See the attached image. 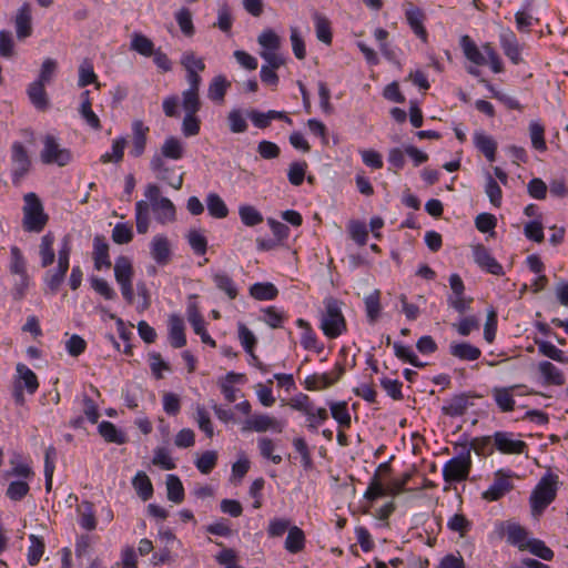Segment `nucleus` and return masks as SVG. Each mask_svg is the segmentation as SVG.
Wrapping results in <instances>:
<instances>
[{
	"label": "nucleus",
	"instance_id": "nucleus-9",
	"mask_svg": "<svg viewBox=\"0 0 568 568\" xmlns=\"http://www.w3.org/2000/svg\"><path fill=\"white\" fill-rule=\"evenodd\" d=\"M150 169L158 180L166 182L174 190H180L182 187L184 173L182 172L175 175V169L173 166H169L166 161L162 160V156H152L150 161Z\"/></svg>",
	"mask_w": 568,
	"mask_h": 568
},
{
	"label": "nucleus",
	"instance_id": "nucleus-62",
	"mask_svg": "<svg viewBox=\"0 0 568 568\" xmlns=\"http://www.w3.org/2000/svg\"><path fill=\"white\" fill-rule=\"evenodd\" d=\"M227 124L233 133H244L247 130V122L239 109H233L227 114Z\"/></svg>",
	"mask_w": 568,
	"mask_h": 568
},
{
	"label": "nucleus",
	"instance_id": "nucleus-1",
	"mask_svg": "<svg viewBox=\"0 0 568 568\" xmlns=\"http://www.w3.org/2000/svg\"><path fill=\"white\" fill-rule=\"evenodd\" d=\"M23 230L30 233L42 232L49 221V216L44 212L41 200L36 193L29 192L23 196Z\"/></svg>",
	"mask_w": 568,
	"mask_h": 568
},
{
	"label": "nucleus",
	"instance_id": "nucleus-18",
	"mask_svg": "<svg viewBox=\"0 0 568 568\" xmlns=\"http://www.w3.org/2000/svg\"><path fill=\"white\" fill-rule=\"evenodd\" d=\"M499 39H500V45H501L506 57L514 64H519L521 62V57H520L521 48L518 43V40H517L515 33L509 29L503 30L499 36Z\"/></svg>",
	"mask_w": 568,
	"mask_h": 568
},
{
	"label": "nucleus",
	"instance_id": "nucleus-11",
	"mask_svg": "<svg viewBox=\"0 0 568 568\" xmlns=\"http://www.w3.org/2000/svg\"><path fill=\"white\" fill-rule=\"evenodd\" d=\"M495 448L505 455H520L527 449L524 440L516 439L513 433L496 432L493 435Z\"/></svg>",
	"mask_w": 568,
	"mask_h": 568
},
{
	"label": "nucleus",
	"instance_id": "nucleus-3",
	"mask_svg": "<svg viewBox=\"0 0 568 568\" xmlns=\"http://www.w3.org/2000/svg\"><path fill=\"white\" fill-rule=\"evenodd\" d=\"M42 144L43 148L40 152V159L43 164L65 166L72 161L73 156L71 151L63 148L54 135H44Z\"/></svg>",
	"mask_w": 568,
	"mask_h": 568
},
{
	"label": "nucleus",
	"instance_id": "nucleus-51",
	"mask_svg": "<svg viewBox=\"0 0 568 568\" xmlns=\"http://www.w3.org/2000/svg\"><path fill=\"white\" fill-rule=\"evenodd\" d=\"M80 525L87 530H93L97 527V520L93 511V505L89 501L82 503L79 508Z\"/></svg>",
	"mask_w": 568,
	"mask_h": 568
},
{
	"label": "nucleus",
	"instance_id": "nucleus-60",
	"mask_svg": "<svg viewBox=\"0 0 568 568\" xmlns=\"http://www.w3.org/2000/svg\"><path fill=\"white\" fill-rule=\"evenodd\" d=\"M175 20L184 36L192 37L194 34L192 13L187 8L180 9L175 13Z\"/></svg>",
	"mask_w": 568,
	"mask_h": 568
},
{
	"label": "nucleus",
	"instance_id": "nucleus-48",
	"mask_svg": "<svg viewBox=\"0 0 568 568\" xmlns=\"http://www.w3.org/2000/svg\"><path fill=\"white\" fill-rule=\"evenodd\" d=\"M180 63L186 72H202L205 69L203 59L197 57L192 50H186L182 53Z\"/></svg>",
	"mask_w": 568,
	"mask_h": 568
},
{
	"label": "nucleus",
	"instance_id": "nucleus-30",
	"mask_svg": "<svg viewBox=\"0 0 568 568\" xmlns=\"http://www.w3.org/2000/svg\"><path fill=\"white\" fill-rule=\"evenodd\" d=\"M44 87L45 84L33 81L28 88V97L31 103L40 111H45L49 108V99Z\"/></svg>",
	"mask_w": 568,
	"mask_h": 568
},
{
	"label": "nucleus",
	"instance_id": "nucleus-39",
	"mask_svg": "<svg viewBox=\"0 0 568 568\" xmlns=\"http://www.w3.org/2000/svg\"><path fill=\"white\" fill-rule=\"evenodd\" d=\"M536 345L540 355L561 364L568 363V356H566V354L552 343L547 341H536Z\"/></svg>",
	"mask_w": 568,
	"mask_h": 568
},
{
	"label": "nucleus",
	"instance_id": "nucleus-38",
	"mask_svg": "<svg viewBox=\"0 0 568 568\" xmlns=\"http://www.w3.org/2000/svg\"><path fill=\"white\" fill-rule=\"evenodd\" d=\"M424 13L420 9L412 7L406 11V19L413 31L417 37H419L423 40H426L427 32L423 26L424 21Z\"/></svg>",
	"mask_w": 568,
	"mask_h": 568
},
{
	"label": "nucleus",
	"instance_id": "nucleus-23",
	"mask_svg": "<svg viewBox=\"0 0 568 568\" xmlns=\"http://www.w3.org/2000/svg\"><path fill=\"white\" fill-rule=\"evenodd\" d=\"M520 385H513L510 387H496L493 389V396L497 406L503 412H511L515 407L514 392L520 388Z\"/></svg>",
	"mask_w": 568,
	"mask_h": 568
},
{
	"label": "nucleus",
	"instance_id": "nucleus-43",
	"mask_svg": "<svg viewBox=\"0 0 568 568\" xmlns=\"http://www.w3.org/2000/svg\"><path fill=\"white\" fill-rule=\"evenodd\" d=\"M168 499L181 504L184 499V488L180 478L175 475H168L166 477Z\"/></svg>",
	"mask_w": 568,
	"mask_h": 568
},
{
	"label": "nucleus",
	"instance_id": "nucleus-20",
	"mask_svg": "<svg viewBox=\"0 0 568 568\" xmlns=\"http://www.w3.org/2000/svg\"><path fill=\"white\" fill-rule=\"evenodd\" d=\"M474 145L480 151L489 162L496 160L497 142L491 135H488L481 130L475 131Z\"/></svg>",
	"mask_w": 568,
	"mask_h": 568
},
{
	"label": "nucleus",
	"instance_id": "nucleus-19",
	"mask_svg": "<svg viewBox=\"0 0 568 568\" xmlns=\"http://www.w3.org/2000/svg\"><path fill=\"white\" fill-rule=\"evenodd\" d=\"M150 129L141 120L132 122V150L134 158L141 156L146 148L148 133Z\"/></svg>",
	"mask_w": 568,
	"mask_h": 568
},
{
	"label": "nucleus",
	"instance_id": "nucleus-31",
	"mask_svg": "<svg viewBox=\"0 0 568 568\" xmlns=\"http://www.w3.org/2000/svg\"><path fill=\"white\" fill-rule=\"evenodd\" d=\"M248 291L250 295L256 301H273L278 295V290L270 282L254 283Z\"/></svg>",
	"mask_w": 568,
	"mask_h": 568
},
{
	"label": "nucleus",
	"instance_id": "nucleus-22",
	"mask_svg": "<svg viewBox=\"0 0 568 568\" xmlns=\"http://www.w3.org/2000/svg\"><path fill=\"white\" fill-rule=\"evenodd\" d=\"M184 145L183 143L175 136H169L164 140L161 145L160 152L154 153L153 156H162V160H181L184 156Z\"/></svg>",
	"mask_w": 568,
	"mask_h": 568
},
{
	"label": "nucleus",
	"instance_id": "nucleus-17",
	"mask_svg": "<svg viewBox=\"0 0 568 568\" xmlns=\"http://www.w3.org/2000/svg\"><path fill=\"white\" fill-rule=\"evenodd\" d=\"M17 38L23 40L32 34V13L30 3H23L14 19Z\"/></svg>",
	"mask_w": 568,
	"mask_h": 568
},
{
	"label": "nucleus",
	"instance_id": "nucleus-13",
	"mask_svg": "<svg viewBox=\"0 0 568 568\" xmlns=\"http://www.w3.org/2000/svg\"><path fill=\"white\" fill-rule=\"evenodd\" d=\"M187 320L192 325L194 333L200 335L202 343L209 344L212 347L216 346L215 341L207 334L205 329L204 320L199 311V307L195 302L190 301L187 304Z\"/></svg>",
	"mask_w": 568,
	"mask_h": 568
},
{
	"label": "nucleus",
	"instance_id": "nucleus-42",
	"mask_svg": "<svg viewBox=\"0 0 568 568\" xmlns=\"http://www.w3.org/2000/svg\"><path fill=\"white\" fill-rule=\"evenodd\" d=\"M30 546L28 548V562L31 566H36L39 564L41 557L44 552V541L41 537H38L37 535H30L29 536Z\"/></svg>",
	"mask_w": 568,
	"mask_h": 568
},
{
	"label": "nucleus",
	"instance_id": "nucleus-37",
	"mask_svg": "<svg viewBox=\"0 0 568 568\" xmlns=\"http://www.w3.org/2000/svg\"><path fill=\"white\" fill-rule=\"evenodd\" d=\"M215 286L224 292L230 300H235L239 291L233 278L224 272H217L213 275Z\"/></svg>",
	"mask_w": 568,
	"mask_h": 568
},
{
	"label": "nucleus",
	"instance_id": "nucleus-49",
	"mask_svg": "<svg viewBox=\"0 0 568 568\" xmlns=\"http://www.w3.org/2000/svg\"><path fill=\"white\" fill-rule=\"evenodd\" d=\"M314 22L317 39L325 44H331L332 32L328 19L316 12L314 14Z\"/></svg>",
	"mask_w": 568,
	"mask_h": 568
},
{
	"label": "nucleus",
	"instance_id": "nucleus-29",
	"mask_svg": "<svg viewBox=\"0 0 568 568\" xmlns=\"http://www.w3.org/2000/svg\"><path fill=\"white\" fill-rule=\"evenodd\" d=\"M471 405L469 396L466 394H458L450 398L442 408L443 413L447 416H462L466 413Z\"/></svg>",
	"mask_w": 568,
	"mask_h": 568
},
{
	"label": "nucleus",
	"instance_id": "nucleus-56",
	"mask_svg": "<svg viewBox=\"0 0 568 568\" xmlns=\"http://www.w3.org/2000/svg\"><path fill=\"white\" fill-rule=\"evenodd\" d=\"M524 550H529L532 555L544 560H551L554 558V551L540 539L532 538L528 540Z\"/></svg>",
	"mask_w": 568,
	"mask_h": 568
},
{
	"label": "nucleus",
	"instance_id": "nucleus-24",
	"mask_svg": "<svg viewBox=\"0 0 568 568\" xmlns=\"http://www.w3.org/2000/svg\"><path fill=\"white\" fill-rule=\"evenodd\" d=\"M155 219L160 224H168L174 222L176 219L175 206L168 197H162L152 206Z\"/></svg>",
	"mask_w": 568,
	"mask_h": 568
},
{
	"label": "nucleus",
	"instance_id": "nucleus-4",
	"mask_svg": "<svg viewBox=\"0 0 568 568\" xmlns=\"http://www.w3.org/2000/svg\"><path fill=\"white\" fill-rule=\"evenodd\" d=\"M558 477L547 475L541 478L530 496L531 508L535 514H540L555 499Z\"/></svg>",
	"mask_w": 568,
	"mask_h": 568
},
{
	"label": "nucleus",
	"instance_id": "nucleus-27",
	"mask_svg": "<svg viewBox=\"0 0 568 568\" xmlns=\"http://www.w3.org/2000/svg\"><path fill=\"white\" fill-rule=\"evenodd\" d=\"M449 353L454 357L459 358L460 361H477L481 356V351L469 343H452L449 345Z\"/></svg>",
	"mask_w": 568,
	"mask_h": 568
},
{
	"label": "nucleus",
	"instance_id": "nucleus-10",
	"mask_svg": "<svg viewBox=\"0 0 568 568\" xmlns=\"http://www.w3.org/2000/svg\"><path fill=\"white\" fill-rule=\"evenodd\" d=\"M12 181L19 184L28 174L31 168V160L28 151L21 142H14L11 148Z\"/></svg>",
	"mask_w": 568,
	"mask_h": 568
},
{
	"label": "nucleus",
	"instance_id": "nucleus-32",
	"mask_svg": "<svg viewBox=\"0 0 568 568\" xmlns=\"http://www.w3.org/2000/svg\"><path fill=\"white\" fill-rule=\"evenodd\" d=\"M231 87V82L226 80L224 75H216L213 78L209 85L207 97L214 102H223L227 89Z\"/></svg>",
	"mask_w": 568,
	"mask_h": 568
},
{
	"label": "nucleus",
	"instance_id": "nucleus-33",
	"mask_svg": "<svg viewBox=\"0 0 568 568\" xmlns=\"http://www.w3.org/2000/svg\"><path fill=\"white\" fill-rule=\"evenodd\" d=\"M54 235L51 232H48L41 237V243L39 246V255L41 257V266L48 267L54 262Z\"/></svg>",
	"mask_w": 568,
	"mask_h": 568
},
{
	"label": "nucleus",
	"instance_id": "nucleus-64",
	"mask_svg": "<svg viewBox=\"0 0 568 568\" xmlns=\"http://www.w3.org/2000/svg\"><path fill=\"white\" fill-rule=\"evenodd\" d=\"M217 454L214 450H207L195 462L196 468L204 475L210 474L216 466Z\"/></svg>",
	"mask_w": 568,
	"mask_h": 568
},
{
	"label": "nucleus",
	"instance_id": "nucleus-57",
	"mask_svg": "<svg viewBox=\"0 0 568 568\" xmlns=\"http://www.w3.org/2000/svg\"><path fill=\"white\" fill-rule=\"evenodd\" d=\"M257 446L262 457L270 459L272 463L276 465L282 463V457L280 455L274 454L275 444L273 439L268 437H261L257 440Z\"/></svg>",
	"mask_w": 568,
	"mask_h": 568
},
{
	"label": "nucleus",
	"instance_id": "nucleus-50",
	"mask_svg": "<svg viewBox=\"0 0 568 568\" xmlns=\"http://www.w3.org/2000/svg\"><path fill=\"white\" fill-rule=\"evenodd\" d=\"M332 417L343 428H348L351 426V415L347 409L346 402H336L329 404Z\"/></svg>",
	"mask_w": 568,
	"mask_h": 568
},
{
	"label": "nucleus",
	"instance_id": "nucleus-44",
	"mask_svg": "<svg viewBox=\"0 0 568 568\" xmlns=\"http://www.w3.org/2000/svg\"><path fill=\"white\" fill-rule=\"evenodd\" d=\"M150 205L145 201H139L135 204V222L136 231L140 234H145L150 225Z\"/></svg>",
	"mask_w": 568,
	"mask_h": 568
},
{
	"label": "nucleus",
	"instance_id": "nucleus-58",
	"mask_svg": "<svg viewBox=\"0 0 568 568\" xmlns=\"http://www.w3.org/2000/svg\"><path fill=\"white\" fill-rule=\"evenodd\" d=\"M485 193L495 207L501 205L503 192L497 181L488 174L486 178Z\"/></svg>",
	"mask_w": 568,
	"mask_h": 568
},
{
	"label": "nucleus",
	"instance_id": "nucleus-25",
	"mask_svg": "<svg viewBox=\"0 0 568 568\" xmlns=\"http://www.w3.org/2000/svg\"><path fill=\"white\" fill-rule=\"evenodd\" d=\"M170 344L174 348H181L186 344L184 322L179 315H171L169 318Z\"/></svg>",
	"mask_w": 568,
	"mask_h": 568
},
{
	"label": "nucleus",
	"instance_id": "nucleus-52",
	"mask_svg": "<svg viewBox=\"0 0 568 568\" xmlns=\"http://www.w3.org/2000/svg\"><path fill=\"white\" fill-rule=\"evenodd\" d=\"M379 295L381 292L375 290L364 298L366 314L371 323L376 322L381 313Z\"/></svg>",
	"mask_w": 568,
	"mask_h": 568
},
{
	"label": "nucleus",
	"instance_id": "nucleus-28",
	"mask_svg": "<svg viewBox=\"0 0 568 568\" xmlns=\"http://www.w3.org/2000/svg\"><path fill=\"white\" fill-rule=\"evenodd\" d=\"M17 379L14 383H20L22 388H26L29 394H34L39 387L37 375L27 365L19 363L17 365Z\"/></svg>",
	"mask_w": 568,
	"mask_h": 568
},
{
	"label": "nucleus",
	"instance_id": "nucleus-41",
	"mask_svg": "<svg viewBox=\"0 0 568 568\" xmlns=\"http://www.w3.org/2000/svg\"><path fill=\"white\" fill-rule=\"evenodd\" d=\"M99 434L105 439L108 443L115 444H124L126 442V437L124 434L118 430L114 424L111 422H102L99 425Z\"/></svg>",
	"mask_w": 568,
	"mask_h": 568
},
{
	"label": "nucleus",
	"instance_id": "nucleus-8",
	"mask_svg": "<svg viewBox=\"0 0 568 568\" xmlns=\"http://www.w3.org/2000/svg\"><path fill=\"white\" fill-rule=\"evenodd\" d=\"M285 426L286 422L283 419H277L267 414H255L245 420L242 430L256 433L273 432L281 434Z\"/></svg>",
	"mask_w": 568,
	"mask_h": 568
},
{
	"label": "nucleus",
	"instance_id": "nucleus-59",
	"mask_svg": "<svg viewBox=\"0 0 568 568\" xmlns=\"http://www.w3.org/2000/svg\"><path fill=\"white\" fill-rule=\"evenodd\" d=\"M241 221L246 226H255L263 222L262 214L252 205H242L239 209Z\"/></svg>",
	"mask_w": 568,
	"mask_h": 568
},
{
	"label": "nucleus",
	"instance_id": "nucleus-15",
	"mask_svg": "<svg viewBox=\"0 0 568 568\" xmlns=\"http://www.w3.org/2000/svg\"><path fill=\"white\" fill-rule=\"evenodd\" d=\"M150 254L159 265H166L171 260V245L163 234L155 235L150 243Z\"/></svg>",
	"mask_w": 568,
	"mask_h": 568
},
{
	"label": "nucleus",
	"instance_id": "nucleus-40",
	"mask_svg": "<svg viewBox=\"0 0 568 568\" xmlns=\"http://www.w3.org/2000/svg\"><path fill=\"white\" fill-rule=\"evenodd\" d=\"M466 450H469V453L471 450H474L477 455H480V456H488V455H491L493 452H494V438L493 436H481V437H476L474 439H471V442L469 443V446L466 447Z\"/></svg>",
	"mask_w": 568,
	"mask_h": 568
},
{
	"label": "nucleus",
	"instance_id": "nucleus-47",
	"mask_svg": "<svg viewBox=\"0 0 568 568\" xmlns=\"http://www.w3.org/2000/svg\"><path fill=\"white\" fill-rule=\"evenodd\" d=\"M206 203L211 216L215 219H224L227 216V206L219 194L210 193L207 195Z\"/></svg>",
	"mask_w": 568,
	"mask_h": 568
},
{
	"label": "nucleus",
	"instance_id": "nucleus-63",
	"mask_svg": "<svg viewBox=\"0 0 568 568\" xmlns=\"http://www.w3.org/2000/svg\"><path fill=\"white\" fill-rule=\"evenodd\" d=\"M133 239L132 226L128 223H118L112 230V240L116 244H128Z\"/></svg>",
	"mask_w": 568,
	"mask_h": 568
},
{
	"label": "nucleus",
	"instance_id": "nucleus-34",
	"mask_svg": "<svg viewBox=\"0 0 568 568\" xmlns=\"http://www.w3.org/2000/svg\"><path fill=\"white\" fill-rule=\"evenodd\" d=\"M305 547V534L297 526H293L288 529L287 537L285 539V549L291 554L301 552Z\"/></svg>",
	"mask_w": 568,
	"mask_h": 568
},
{
	"label": "nucleus",
	"instance_id": "nucleus-26",
	"mask_svg": "<svg viewBox=\"0 0 568 568\" xmlns=\"http://www.w3.org/2000/svg\"><path fill=\"white\" fill-rule=\"evenodd\" d=\"M93 260L97 270L102 266L110 267L109 244L102 235H95L93 240Z\"/></svg>",
	"mask_w": 568,
	"mask_h": 568
},
{
	"label": "nucleus",
	"instance_id": "nucleus-2",
	"mask_svg": "<svg viewBox=\"0 0 568 568\" xmlns=\"http://www.w3.org/2000/svg\"><path fill=\"white\" fill-rule=\"evenodd\" d=\"M325 312L322 315L321 328L328 338H336L346 331V322L342 313L341 303L333 298L324 302Z\"/></svg>",
	"mask_w": 568,
	"mask_h": 568
},
{
	"label": "nucleus",
	"instance_id": "nucleus-6",
	"mask_svg": "<svg viewBox=\"0 0 568 568\" xmlns=\"http://www.w3.org/2000/svg\"><path fill=\"white\" fill-rule=\"evenodd\" d=\"M71 246L68 239L63 240L62 246L58 252V267L55 271H49L45 274L44 281L51 293H57L65 274L69 270V256Z\"/></svg>",
	"mask_w": 568,
	"mask_h": 568
},
{
	"label": "nucleus",
	"instance_id": "nucleus-36",
	"mask_svg": "<svg viewBox=\"0 0 568 568\" xmlns=\"http://www.w3.org/2000/svg\"><path fill=\"white\" fill-rule=\"evenodd\" d=\"M132 485L142 500L146 501L152 497L153 486L149 476L144 471H138L132 479Z\"/></svg>",
	"mask_w": 568,
	"mask_h": 568
},
{
	"label": "nucleus",
	"instance_id": "nucleus-5",
	"mask_svg": "<svg viewBox=\"0 0 568 568\" xmlns=\"http://www.w3.org/2000/svg\"><path fill=\"white\" fill-rule=\"evenodd\" d=\"M134 271L131 260L128 256L121 255L115 260L114 277L120 285L121 294L128 304H133L134 292L132 285V277Z\"/></svg>",
	"mask_w": 568,
	"mask_h": 568
},
{
	"label": "nucleus",
	"instance_id": "nucleus-14",
	"mask_svg": "<svg viewBox=\"0 0 568 568\" xmlns=\"http://www.w3.org/2000/svg\"><path fill=\"white\" fill-rule=\"evenodd\" d=\"M474 261L483 270L494 275H501L504 273L503 266L496 261L489 251L481 244H478L473 250Z\"/></svg>",
	"mask_w": 568,
	"mask_h": 568
},
{
	"label": "nucleus",
	"instance_id": "nucleus-55",
	"mask_svg": "<svg viewBox=\"0 0 568 568\" xmlns=\"http://www.w3.org/2000/svg\"><path fill=\"white\" fill-rule=\"evenodd\" d=\"M97 74L93 70V65L90 61L85 60L79 67V80L78 85L80 88H84L89 84L95 83L97 88L100 87V83H97Z\"/></svg>",
	"mask_w": 568,
	"mask_h": 568
},
{
	"label": "nucleus",
	"instance_id": "nucleus-7",
	"mask_svg": "<svg viewBox=\"0 0 568 568\" xmlns=\"http://www.w3.org/2000/svg\"><path fill=\"white\" fill-rule=\"evenodd\" d=\"M471 467L469 450L449 459L443 468V477L447 483H459L467 479Z\"/></svg>",
	"mask_w": 568,
	"mask_h": 568
},
{
	"label": "nucleus",
	"instance_id": "nucleus-16",
	"mask_svg": "<svg viewBox=\"0 0 568 568\" xmlns=\"http://www.w3.org/2000/svg\"><path fill=\"white\" fill-rule=\"evenodd\" d=\"M513 489V484L508 476L500 470L496 473L494 483L487 490L483 493V498L489 501L500 499L504 495Z\"/></svg>",
	"mask_w": 568,
	"mask_h": 568
},
{
	"label": "nucleus",
	"instance_id": "nucleus-54",
	"mask_svg": "<svg viewBox=\"0 0 568 568\" xmlns=\"http://www.w3.org/2000/svg\"><path fill=\"white\" fill-rule=\"evenodd\" d=\"M257 43L261 45V51L280 50L281 38L271 29L264 30L257 37Z\"/></svg>",
	"mask_w": 568,
	"mask_h": 568
},
{
	"label": "nucleus",
	"instance_id": "nucleus-61",
	"mask_svg": "<svg viewBox=\"0 0 568 568\" xmlns=\"http://www.w3.org/2000/svg\"><path fill=\"white\" fill-rule=\"evenodd\" d=\"M385 495H388L387 487L385 488L382 484L381 477H377V474H374L366 491L364 493V498L369 501H374Z\"/></svg>",
	"mask_w": 568,
	"mask_h": 568
},
{
	"label": "nucleus",
	"instance_id": "nucleus-35",
	"mask_svg": "<svg viewBox=\"0 0 568 568\" xmlns=\"http://www.w3.org/2000/svg\"><path fill=\"white\" fill-rule=\"evenodd\" d=\"M507 541L510 545H514L519 548V550H524L526 545L528 544V532L527 530L517 524H510L507 527Z\"/></svg>",
	"mask_w": 568,
	"mask_h": 568
},
{
	"label": "nucleus",
	"instance_id": "nucleus-46",
	"mask_svg": "<svg viewBox=\"0 0 568 568\" xmlns=\"http://www.w3.org/2000/svg\"><path fill=\"white\" fill-rule=\"evenodd\" d=\"M462 47L466 58L477 65L486 64V59L484 53L477 48V45L471 41L468 36H464L462 38Z\"/></svg>",
	"mask_w": 568,
	"mask_h": 568
},
{
	"label": "nucleus",
	"instance_id": "nucleus-53",
	"mask_svg": "<svg viewBox=\"0 0 568 568\" xmlns=\"http://www.w3.org/2000/svg\"><path fill=\"white\" fill-rule=\"evenodd\" d=\"M125 145H126V140L124 138L115 139L112 142L111 153L102 154L100 158V161L104 164L110 163V162H114V163L121 162L123 159V155H124Z\"/></svg>",
	"mask_w": 568,
	"mask_h": 568
},
{
	"label": "nucleus",
	"instance_id": "nucleus-12",
	"mask_svg": "<svg viewBox=\"0 0 568 568\" xmlns=\"http://www.w3.org/2000/svg\"><path fill=\"white\" fill-rule=\"evenodd\" d=\"M345 369L342 364H336L332 373L312 374L304 381V386L307 390H320L332 386L344 374Z\"/></svg>",
	"mask_w": 568,
	"mask_h": 568
},
{
	"label": "nucleus",
	"instance_id": "nucleus-21",
	"mask_svg": "<svg viewBox=\"0 0 568 568\" xmlns=\"http://www.w3.org/2000/svg\"><path fill=\"white\" fill-rule=\"evenodd\" d=\"M537 369L546 385L562 386L566 383V378L561 369L555 366L551 362L541 361L538 364Z\"/></svg>",
	"mask_w": 568,
	"mask_h": 568
},
{
	"label": "nucleus",
	"instance_id": "nucleus-45",
	"mask_svg": "<svg viewBox=\"0 0 568 568\" xmlns=\"http://www.w3.org/2000/svg\"><path fill=\"white\" fill-rule=\"evenodd\" d=\"M131 49L143 57H152L156 50L152 40L141 33H134L132 36Z\"/></svg>",
	"mask_w": 568,
	"mask_h": 568
}]
</instances>
